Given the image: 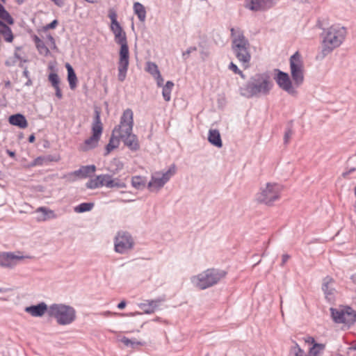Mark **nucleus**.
Wrapping results in <instances>:
<instances>
[{"label":"nucleus","mask_w":356,"mask_h":356,"mask_svg":"<svg viewBox=\"0 0 356 356\" xmlns=\"http://www.w3.org/2000/svg\"><path fill=\"white\" fill-rule=\"evenodd\" d=\"M273 86V82L268 73H257L239 88V92L241 96L248 99L268 95Z\"/></svg>","instance_id":"nucleus-1"},{"label":"nucleus","mask_w":356,"mask_h":356,"mask_svg":"<svg viewBox=\"0 0 356 356\" xmlns=\"http://www.w3.org/2000/svg\"><path fill=\"white\" fill-rule=\"evenodd\" d=\"M133 127V111L130 108H127L120 118V124L114 128L113 134H118L124 145L130 150L136 152L140 149V144L137 136L132 133Z\"/></svg>","instance_id":"nucleus-2"},{"label":"nucleus","mask_w":356,"mask_h":356,"mask_svg":"<svg viewBox=\"0 0 356 356\" xmlns=\"http://www.w3.org/2000/svg\"><path fill=\"white\" fill-rule=\"evenodd\" d=\"M347 35L346 27L339 24H334L325 29L322 33V49L316 56L317 60H323L334 49L340 47Z\"/></svg>","instance_id":"nucleus-3"},{"label":"nucleus","mask_w":356,"mask_h":356,"mask_svg":"<svg viewBox=\"0 0 356 356\" xmlns=\"http://www.w3.org/2000/svg\"><path fill=\"white\" fill-rule=\"evenodd\" d=\"M230 32L232 49L237 59L246 69L249 67L251 60L250 44L240 28H232Z\"/></svg>","instance_id":"nucleus-4"},{"label":"nucleus","mask_w":356,"mask_h":356,"mask_svg":"<svg viewBox=\"0 0 356 356\" xmlns=\"http://www.w3.org/2000/svg\"><path fill=\"white\" fill-rule=\"evenodd\" d=\"M227 275L223 270L208 268L197 275L191 277L193 286L200 290H204L218 284Z\"/></svg>","instance_id":"nucleus-5"},{"label":"nucleus","mask_w":356,"mask_h":356,"mask_svg":"<svg viewBox=\"0 0 356 356\" xmlns=\"http://www.w3.org/2000/svg\"><path fill=\"white\" fill-rule=\"evenodd\" d=\"M115 41L120 45L119 60L118 63V79L120 82H123L126 79L129 64V51L126 33L123 31L120 33H116L115 35Z\"/></svg>","instance_id":"nucleus-6"},{"label":"nucleus","mask_w":356,"mask_h":356,"mask_svg":"<svg viewBox=\"0 0 356 356\" xmlns=\"http://www.w3.org/2000/svg\"><path fill=\"white\" fill-rule=\"evenodd\" d=\"M48 316L54 318L58 325L71 324L76 318L75 309L63 304H52L49 307Z\"/></svg>","instance_id":"nucleus-7"},{"label":"nucleus","mask_w":356,"mask_h":356,"mask_svg":"<svg viewBox=\"0 0 356 356\" xmlns=\"http://www.w3.org/2000/svg\"><path fill=\"white\" fill-rule=\"evenodd\" d=\"M101 112L96 108L94 112V118L92 123V136L86 139L79 149L82 152H88L97 147L100 140L102 132L103 124L100 118Z\"/></svg>","instance_id":"nucleus-8"},{"label":"nucleus","mask_w":356,"mask_h":356,"mask_svg":"<svg viewBox=\"0 0 356 356\" xmlns=\"http://www.w3.org/2000/svg\"><path fill=\"white\" fill-rule=\"evenodd\" d=\"M282 191V186L276 183H267L264 187H261L256 195L258 202L271 206L280 200Z\"/></svg>","instance_id":"nucleus-9"},{"label":"nucleus","mask_w":356,"mask_h":356,"mask_svg":"<svg viewBox=\"0 0 356 356\" xmlns=\"http://www.w3.org/2000/svg\"><path fill=\"white\" fill-rule=\"evenodd\" d=\"M330 312L336 323H343L350 326L356 322V312L350 307L330 308Z\"/></svg>","instance_id":"nucleus-10"},{"label":"nucleus","mask_w":356,"mask_h":356,"mask_svg":"<svg viewBox=\"0 0 356 356\" xmlns=\"http://www.w3.org/2000/svg\"><path fill=\"white\" fill-rule=\"evenodd\" d=\"M176 166L175 164L170 165L168 170L165 172H156L151 177L150 181L148 183L147 188L153 191H159L163 186L170 179V178L176 173Z\"/></svg>","instance_id":"nucleus-11"},{"label":"nucleus","mask_w":356,"mask_h":356,"mask_svg":"<svg viewBox=\"0 0 356 356\" xmlns=\"http://www.w3.org/2000/svg\"><path fill=\"white\" fill-rule=\"evenodd\" d=\"M290 70L294 84L296 86H300L304 81V67L298 51H296L290 58Z\"/></svg>","instance_id":"nucleus-12"},{"label":"nucleus","mask_w":356,"mask_h":356,"mask_svg":"<svg viewBox=\"0 0 356 356\" xmlns=\"http://www.w3.org/2000/svg\"><path fill=\"white\" fill-rule=\"evenodd\" d=\"M134 241L130 233L126 231L118 232L114 240L115 251L120 254H125L133 249Z\"/></svg>","instance_id":"nucleus-13"},{"label":"nucleus","mask_w":356,"mask_h":356,"mask_svg":"<svg viewBox=\"0 0 356 356\" xmlns=\"http://www.w3.org/2000/svg\"><path fill=\"white\" fill-rule=\"evenodd\" d=\"M276 71L277 72V74L274 79L279 87L283 90L287 92L289 94L296 95L297 94V90L293 86L289 74L280 71V70H276Z\"/></svg>","instance_id":"nucleus-14"},{"label":"nucleus","mask_w":356,"mask_h":356,"mask_svg":"<svg viewBox=\"0 0 356 356\" xmlns=\"http://www.w3.org/2000/svg\"><path fill=\"white\" fill-rule=\"evenodd\" d=\"M96 170V167L94 165H83L79 170L69 172L63 176L69 181H75L78 179H85L90 177Z\"/></svg>","instance_id":"nucleus-15"},{"label":"nucleus","mask_w":356,"mask_h":356,"mask_svg":"<svg viewBox=\"0 0 356 356\" xmlns=\"http://www.w3.org/2000/svg\"><path fill=\"white\" fill-rule=\"evenodd\" d=\"M24 258H31L29 256L17 255L11 252H0V266L3 268H13Z\"/></svg>","instance_id":"nucleus-16"},{"label":"nucleus","mask_w":356,"mask_h":356,"mask_svg":"<svg viewBox=\"0 0 356 356\" xmlns=\"http://www.w3.org/2000/svg\"><path fill=\"white\" fill-rule=\"evenodd\" d=\"M276 0H248L245 7L252 11H264L272 8Z\"/></svg>","instance_id":"nucleus-17"},{"label":"nucleus","mask_w":356,"mask_h":356,"mask_svg":"<svg viewBox=\"0 0 356 356\" xmlns=\"http://www.w3.org/2000/svg\"><path fill=\"white\" fill-rule=\"evenodd\" d=\"M334 280L327 276L323 279V282L322 285V290L324 292L325 296V298L330 302H332L334 300V294L336 290L334 287Z\"/></svg>","instance_id":"nucleus-18"},{"label":"nucleus","mask_w":356,"mask_h":356,"mask_svg":"<svg viewBox=\"0 0 356 356\" xmlns=\"http://www.w3.org/2000/svg\"><path fill=\"white\" fill-rule=\"evenodd\" d=\"M48 309L49 307L44 302H42L36 305L26 307L24 311L30 314L32 316L40 317L42 316L45 312L48 313Z\"/></svg>","instance_id":"nucleus-19"},{"label":"nucleus","mask_w":356,"mask_h":356,"mask_svg":"<svg viewBox=\"0 0 356 356\" xmlns=\"http://www.w3.org/2000/svg\"><path fill=\"white\" fill-rule=\"evenodd\" d=\"M163 300L162 299L147 300L145 302L140 303L139 307L145 314H152Z\"/></svg>","instance_id":"nucleus-20"},{"label":"nucleus","mask_w":356,"mask_h":356,"mask_svg":"<svg viewBox=\"0 0 356 356\" xmlns=\"http://www.w3.org/2000/svg\"><path fill=\"white\" fill-rule=\"evenodd\" d=\"M8 122L10 124L18 127L21 129H25L28 126L26 118L21 113L10 115L8 118Z\"/></svg>","instance_id":"nucleus-21"},{"label":"nucleus","mask_w":356,"mask_h":356,"mask_svg":"<svg viewBox=\"0 0 356 356\" xmlns=\"http://www.w3.org/2000/svg\"><path fill=\"white\" fill-rule=\"evenodd\" d=\"M104 186L107 188H126V184L123 181H122L120 179L115 178L112 179V176L108 174L104 175Z\"/></svg>","instance_id":"nucleus-22"},{"label":"nucleus","mask_w":356,"mask_h":356,"mask_svg":"<svg viewBox=\"0 0 356 356\" xmlns=\"http://www.w3.org/2000/svg\"><path fill=\"white\" fill-rule=\"evenodd\" d=\"M208 140L213 145L217 147H222V142L220 132L217 129H210L209 131Z\"/></svg>","instance_id":"nucleus-23"},{"label":"nucleus","mask_w":356,"mask_h":356,"mask_svg":"<svg viewBox=\"0 0 356 356\" xmlns=\"http://www.w3.org/2000/svg\"><path fill=\"white\" fill-rule=\"evenodd\" d=\"M67 70V81L71 90H74L77 86V77L73 67L69 63L65 64Z\"/></svg>","instance_id":"nucleus-24"},{"label":"nucleus","mask_w":356,"mask_h":356,"mask_svg":"<svg viewBox=\"0 0 356 356\" xmlns=\"http://www.w3.org/2000/svg\"><path fill=\"white\" fill-rule=\"evenodd\" d=\"M120 139V138H118V134H113V132L112 133V136L110 138L109 142L106 145L105 152L104 154V156L108 155L112 150L119 146Z\"/></svg>","instance_id":"nucleus-25"},{"label":"nucleus","mask_w":356,"mask_h":356,"mask_svg":"<svg viewBox=\"0 0 356 356\" xmlns=\"http://www.w3.org/2000/svg\"><path fill=\"white\" fill-rule=\"evenodd\" d=\"M104 175L97 176L95 179H90L86 184L87 188L95 189L104 186Z\"/></svg>","instance_id":"nucleus-26"},{"label":"nucleus","mask_w":356,"mask_h":356,"mask_svg":"<svg viewBox=\"0 0 356 356\" xmlns=\"http://www.w3.org/2000/svg\"><path fill=\"white\" fill-rule=\"evenodd\" d=\"M0 33L3 36L6 42H10L13 40L11 29L3 22L0 20Z\"/></svg>","instance_id":"nucleus-27"},{"label":"nucleus","mask_w":356,"mask_h":356,"mask_svg":"<svg viewBox=\"0 0 356 356\" xmlns=\"http://www.w3.org/2000/svg\"><path fill=\"white\" fill-rule=\"evenodd\" d=\"M133 8L134 13L138 16V19L141 22H145L146 19V10L145 6L139 2H135L134 3Z\"/></svg>","instance_id":"nucleus-28"},{"label":"nucleus","mask_w":356,"mask_h":356,"mask_svg":"<svg viewBox=\"0 0 356 356\" xmlns=\"http://www.w3.org/2000/svg\"><path fill=\"white\" fill-rule=\"evenodd\" d=\"M36 211L38 213H42V216L39 218L40 220H46L47 219L56 218L54 211L45 207H39L37 209Z\"/></svg>","instance_id":"nucleus-29"},{"label":"nucleus","mask_w":356,"mask_h":356,"mask_svg":"<svg viewBox=\"0 0 356 356\" xmlns=\"http://www.w3.org/2000/svg\"><path fill=\"white\" fill-rule=\"evenodd\" d=\"M174 86V83L171 81H168L164 86H163L162 95L163 99L166 102H169L171 98V91Z\"/></svg>","instance_id":"nucleus-30"},{"label":"nucleus","mask_w":356,"mask_h":356,"mask_svg":"<svg viewBox=\"0 0 356 356\" xmlns=\"http://www.w3.org/2000/svg\"><path fill=\"white\" fill-rule=\"evenodd\" d=\"M94 207L92 202H83L74 207V211L76 213H84L90 211Z\"/></svg>","instance_id":"nucleus-31"},{"label":"nucleus","mask_w":356,"mask_h":356,"mask_svg":"<svg viewBox=\"0 0 356 356\" xmlns=\"http://www.w3.org/2000/svg\"><path fill=\"white\" fill-rule=\"evenodd\" d=\"M131 185L138 190L143 189L145 186V179L140 176L132 177Z\"/></svg>","instance_id":"nucleus-32"},{"label":"nucleus","mask_w":356,"mask_h":356,"mask_svg":"<svg viewBox=\"0 0 356 356\" xmlns=\"http://www.w3.org/2000/svg\"><path fill=\"white\" fill-rule=\"evenodd\" d=\"M0 18L6 21L8 24L14 23V19L2 5L0 6Z\"/></svg>","instance_id":"nucleus-33"},{"label":"nucleus","mask_w":356,"mask_h":356,"mask_svg":"<svg viewBox=\"0 0 356 356\" xmlns=\"http://www.w3.org/2000/svg\"><path fill=\"white\" fill-rule=\"evenodd\" d=\"M324 344L314 343L309 350V356H319V354L324 350Z\"/></svg>","instance_id":"nucleus-34"},{"label":"nucleus","mask_w":356,"mask_h":356,"mask_svg":"<svg viewBox=\"0 0 356 356\" xmlns=\"http://www.w3.org/2000/svg\"><path fill=\"white\" fill-rule=\"evenodd\" d=\"M121 341L123 343V344L127 347H131L133 348H135L137 346L142 345V343L140 341H138L136 340H132L129 339V338L126 337H123L121 339Z\"/></svg>","instance_id":"nucleus-35"},{"label":"nucleus","mask_w":356,"mask_h":356,"mask_svg":"<svg viewBox=\"0 0 356 356\" xmlns=\"http://www.w3.org/2000/svg\"><path fill=\"white\" fill-rule=\"evenodd\" d=\"M289 356H305L304 351L300 348L298 343H295L289 351Z\"/></svg>","instance_id":"nucleus-36"},{"label":"nucleus","mask_w":356,"mask_h":356,"mask_svg":"<svg viewBox=\"0 0 356 356\" xmlns=\"http://www.w3.org/2000/svg\"><path fill=\"white\" fill-rule=\"evenodd\" d=\"M146 70L152 74L153 76H156L159 73H160L158 66L152 62L147 63V68Z\"/></svg>","instance_id":"nucleus-37"},{"label":"nucleus","mask_w":356,"mask_h":356,"mask_svg":"<svg viewBox=\"0 0 356 356\" xmlns=\"http://www.w3.org/2000/svg\"><path fill=\"white\" fill-rule=\"evenodd\" d=\"M48 80L53 88L60 86V79L56 73H50L48 76Z\"/></svg>","instance_id":"nucleus-38"},{"label":"nucleus","mask_w":356,"mask_h":356,"mask_svg":"<svg viewBox=\"0 0 356 356\" xmlns=\"http://www.w3.org/2000/svg\"><path fill=\"white\" fill-rule=\"evenodd\" d=\"M229 69L232 70L234 74H238L242 79H245V75L243 74V72L238 69L236 65H235L234 63H231L229 65Z\"/></svg>","instance_id":"nucleus-39"},{"label":"nucleus","mask_w":356,"mask_h":356,"mask_svg":"<svg viewBox=\"0 0 356 356\" xmlns=\"http://www.w3.org/2000/svg\"><path fill=\"white\" fill-rule=\"evenodd\" d=\"M35 47L40 54L47 55L49 52V49L47 47L44 42L42 40L37 45H35Z\"/></svg>","instance_id":"nucleus-40"},{"label":"nucleus","mask_w":356,"mask_h":356,"mask_svg":"<svg viewBox=\"0 0 356 356\" xmlns=\"http://www.w3.org/2000/svg\"><path fill=\"white\" fill-rule=\"evenodd\" d=\"M117 13L113 9H110L108 11V17L111 21V25L116 24L118 22L117 20Z\"/></svg>","instance_id":"nucleus-41"},{"label":"nucleus","mask_w":356,"mask_h":356,"mask_svg":"<svg viewBox=\"0 0 356 356\" xmlns=\"http://www.w3.org/2000/svg\"><path fill=\"white\" fill-rule=\"evenodd\" d=\"M111 29L112 32L113 33L114 35L116 33H120L124 31L119 22H116V24H115L113 25H111Z\"/></svg>","instance_id":"nucleus-42"},{"label":"nucleus","mask_w":356,"mask_h":356,"mask_svg":"<svg viewBox=\"0 0 356 356\" xmlns=\"http://www.w3.org/2000/svg\"><path fill=\"white\" fill-rule=\"evenodd\" d=\"M44 159L42 156H38L36 159H35L30 164V167H34L36 165H42L43 164Z\"/></svg>","instance_id":"nucleus-43"},{"label":"nucleus","mask_w":356,"mask_h":356,"mask_svg":"<svg viewBox=\"0 0 356 356\" xmlns=\"http://www.w3.org/2000/svg\"><path fill=\"white\" fill-rule=\"evenodd\" d=\"M197 50V47H190L189 48H188L186 49V51H184L182 53V57L184 60H186L190 54L193 52V51H195Z\"/></svg>","instance_id":"nucleus-44"},{"label":"nucleus","mask_w":356,"mask_h":356,"mask_svg":"<svg viewBox=\"0 0 356 356\" xmlns=\"http://www.w3.org/2000/svg\"><path fill=\"white\" fill-rule=\"evenodd\" d=\"M292 134H293V131H292L291 128H287L286 130L285 131L284 136V141L285 144L289 143Z\"/></svg>","instance_id":"nucleus-45"},{"label":"nucleus","mask_w":356,"mask_h":356,"mask_svg":"<svg viewBox=\"0 0 356 356\" xmlns=\"http://www.w3.org/2000/svg\"><path fill=\"white\" fill-rule=\"evenodd\" d=\"M154 77L156 80V83H157L158 86L159 87L163 86V81L164 80H163V77L161 76V73H159L158 74H156Z\"/></svg>","instance_id":"nucleus-46"},{"label":"nucleus","mask_w":356,"mask_h":356,"mask_svg":"<svg viewBox=\"0 0 356 356\" xmlns=\"http://www.w3.org/2000/svg\"><path fill=\"white\" fill-rule=\"evenodd\" d=\"M57 24H58V21L56 19H54L51 23H49L47 25H46L44 26V29L45 30H48V29H55L56 26H57Z\"/></svg>","instance_id":"nucleus-47"},{"label":"nucleus","mask_w":356,"mask_h":356,"mask_svg":"<svg viewBox=\"0 0 356 356\" xmlns=\"http://www.w3.org/2000/svg\"><path fill=\"white\" fill-rule=\"evenodd\" d=\"M54 90H55V95L59 99H62L63 98V94H62V92H61V90H60V86H57V87H54Z\"/></svg>","instance_id":"nucleus-48"},{"label":"nucleus","mask_w":356,"mask_h":356,"mask_svg":"<svg viewBox=\"0 0 356 356\" xmlns=\"http://www.w3.org/2000/svg\"><path fill=\"white\" fill-rule=\"evenodd\" d=\"M355 170H356V168H350L348 170H347V171H346V172H343V173H342V176H343V178H347V177H348V176L350 174H351V173L354 172Z\"/></svg>","instance_id":"nucleus-49"},{"label":"nucleus","mask_w":356,"mask_h":356,"mask_svg":"<svg viewBox=\"0 0 356 356\" xmlns=\"http://www.w3.org/2000/svg\"><path fill=\"white\" fill-rule=\"evenodd\" d=\"M290 258V256L287 254H284L282 257V263L281 266H283L284 264L288 261L289 259Z\"/></svg>","instance_id":"nucleus-50"},{"label":"nucleus","mask_w":356,"mask_h":356,"mask_svg":"<svg viewBox=\"0 0 356 356\" xmlns=\"http://www.w3.org/2000/svg\"><path fill=\"white\" fill-rule=\"evenodd\" d=\"M126 302L124 300H122L118 305V308L120 309H122L126 307Z\"/></svg>","instance_id":"nucleus-51"},{"label":"nucleus","mask_w":356,"mask_h":356,"mask_svg":"<svg viewBox=\"0 0 356 356\" xmlns=\"http://www.w3.org/2000/svg\"><path fill=\"white\" fill-rule=\"evenodd\" d=\"M33 41L35 42V45H37L38 43H40L42 41V40L38 36H37L35 35L33 36Z\"/></svg>","instance_id":"nucleus-52"},{"label":"nucleus","mask_w":356,"mask_h":356,"mask_svg":"<svg viewBox=\"0 0 356 356\" xmlns=\"http://www.w3.org/2000/svg\"><path fill=\"white\" fill-rule=\"evenodd\" d=\"M7 154L12 158H14L15 156V152H13L10 149L6 150Z\"/></svg>","instance_id":"nucleus-53"},{"label":"nucleus","mask_w":356,"mask_h":356,"mask_svg":"<svg viewBox=\"0 0 356 356\" xmlns=\"http://www.w3.org/2000/svg\"><path fill=\"white\" fill-rule=\"evenodd\" d=\"M23 76H25L26 79H29L30 78V76H29V72L28 71L27 69H25L24 71H23Z\"/></svg>","instance_id":"nucleus-54"},{"label":"nucleus","mask_w":356,"mask_h":356,"mask_svg":"<svg viewBox=\"0 0 356 356\" xmlns=\"http://www.w3.org/2000/svg\"><path fill=\"white\" fill-rule=\"evenodd\" d=\"M20 49H21V47H16V51H17V50H20ZM15 58H17V59H19V60H22V58H21L20 56L17 54V51H15Z\"/></svg>","instance_id":"nucleus-55"},{"label":"nucleus","mask_w":356,"mask_h":356,"mask_svg":"<svg viewBox=\"0 0 356 356\" xmlns=\"http://www.w3.org/2000/svg\"><path fill=\"white\" fill-rule=\"evenodd\" d=\"M35 140V137L34 136V134H31L29 137V143H33Z\"/></svg>","instance_id":"nucleus-56"},{"label":"nucleus","mask_w":356,"mask_h":356,"mask_svg":"<svg viewBox=\"0 0 356 356\" xmlns=\"http://www.w3.org/2000/svg\"><path fill=\"white\" fill-rule=\"evenodd\" d=\"M306 341H307V343H313V345H314V343H316L315 342V340H314V339L313 337H308V339H307Z\"/></svg>","instance_id":"nucleus-57"},{"label":"nucleus","mask_w":356,"mask_h":356,"mask_svg":"<svg viewBox=\"0 0 356 356\" xmlns=\"http://www.w3.org/2000/svg\"><path fill=\"white\" fill-rule=\"evenodd\" d=\"M24 85L26 86H30L32 85V81H31V78L27 79V81L24 83Z\"/></svg>","instance_id":"nucleus-58"},{"label":"nucleus","mask_w":356,"mask_h":356,"mask_svg":"<svg viewBox=\"0 0 356 356\" xmlns=\"http://www.w3.org/2000/svg\"><path fill=\"white\" fill-rule=\"evenodd\" d=\"M350 280H352V282L356 284V273L353 274L351 275L350 277Z\"/></svg>","instance_id":"nucleus-59"},{"label":"nucleus","mask_w":356,"mask_h":356,"mask_svg":"<svg viewBox=\"0 0 356 356\" xmlns=\"http://www.w3.org/2000/svg\"><path fill=\"white\" fill-rule=\"evenodd\" d=\"M201 55H202V57L203 59H204L205 57H207L208 56V54L204 51H202L200 52Z\"/></svg>","instance_id":"nucleus-60"},{"label":"nucleus","mask_w":356,"mask_h":356,"mask_svg":"<svg viewBox=\"0 0 356 356\" xmlns=\"http://www.w3.org/2000/svg\"><path fill=\"white\" fill-rule=\"evenodd\" d=\"M18 5H22L24 3L25 0H15Z\"/></svg>","instance_id":"nucleus-61"},{"label":"nucleus","mask_w":356,"mask_h":356,"mask_svg":"<svg viewBox=\"0 0 356 356\" xmlns=\"http://www.w3.org/2000/svg\"><path fill=\"white\" fill-rule=\"evenodd\" d=\"M111 314V313L110 312H108H108H105L104 313V315L105 316H108V315H109V314Z\"/></svg>","instance_id":"nucleus-62"},{"label":"nucleus","mask_w":356,"mask_h":356,"mask_svg":"<svg viewBox=\"0 0 356 356\" xmlns=\"http://www.w3.org/2000/svg\"><path fill=\"white\" fill-rule=\"evenodd\" d=\"M86 1L89 2V3H94L96 1V0H86Z\"/></svg>","instance_id":"nucleus-63"},{"label":"nucleus","mask_w":356,"mask_h":356,"mask_svg":"<svg viewBox=\"0 0 356 356\" xmlns=\"http://www.w3.org/2000/svg\"><path fill=\"white\" fill-rule=\"evenodd\" d=\"M117 201L118 202H126L127 201L126 200H118Z\"/></svg>","instance_id":"nucleus-64"}]
</instances>
